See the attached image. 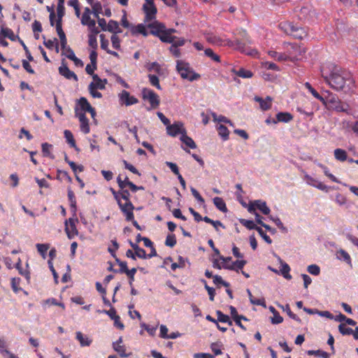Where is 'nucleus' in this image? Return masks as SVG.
Here are the masks:
<instances>
[{"mask_svg":"<svg viewBox=\"0 0 358 358\" xmlns=\"http://www.w3.org/2000/svg\"><path fill=\"white\" fill-rule=\"evenodd\" d=\"M322 76L326 83L337 91L350 89L354 85L350 72L335 64H331L327 68L323 67Z\"/></svg>","mask_w":358,"mask_h":358,"instance_id":"obj_1","label":"nucleus"},{"mask_svg":"<svg viewBox=\"0 0 358 358\" xmlns=\"http://www.w3.org/2000/svg\"><path fill=\"white\" fill-rule=\"evenodd\" d=\"M279 28L286 34L296 39L302 40L308 36L307 31L303 27L294 25L292 22H282L279 24Z\"/></svg>","mask_w":358,"mask_h":358,"instance_id":"obj_2","label":"nucleus"},{"mask_svg":"<svg viewBox=\"0 0 358 358\" xmlns=\"http://www.w3.org/2000/svg\"><path fill=\"white\" fill-rule=\"evenodd\" d=\"M176 69L183 79L194 81L200 78V75L194 73L190 68L189 64L184 61H177Z\"/></svg>","mask_w":358,"mask_h":358,"instance_id":"obj_3","label":"nucleus"},{"mask_svg":"<svg viewBox=\"0 0 358 358\" xmlns=\"http://www.w3.org/2000/svg\"><path fill=\"white\" fill-rule=\"evenodd\" d=\"M326 104L327 107L337 112H345L349 113L350 106L348 103L340 101L334 94H330L327 98Z\"/></svg>","mask_w":358,"mask_h":358,"instance_id":"obj_4","label":"nucleus"},{"mask_svg":"<svg viewBox=\"0 0 358 358\" xmlns=\"http://www.w3.org/2000/svg\"><path fill=\"white\" fill-rule=\"evenodd\" d=\"M241 34L242 38H237L234 41H230V44L231 45H236L237 49L243 52H245V54L255 55L257 53L255 50H252L250 52H247L245 49L246 45L252 43V41L248 37L247 33L245 31H243L241 33Z\"/></svg>","mask_w":358,"mask_h":358,"instance_id":"obj_5","label":"nucleus"},{"mask_svg":"<svg viewBox=\"0 0 358 358\" xmlns=\"http://www.w3.org/2000/svg\"><path fill=\"white\" fill-rule=\"evenodd\" d=\"M142 97L144 100L149 101L151 108H157L160 103L159 96L150 89L143 88L142 90Z\"/></svg>","mask_w":358,"mask_h":358,"instance_id":"obj_6","label":"nucleus"},{"mask_svg":"<svg viewBox=\"0 0 358 358\" xmlns=\"http://www.w3.org/2000/svg\"><path fill=\"white\" fill-rule=\"evenodd\" d=\"M143 10L145 14V22L155 19L157 10L154 3V0H145V3L143 6Z\"/></svg>","mask_w":358,"mask_h":358,"instance_id":"obj_7","label":"nucleus"},{"mask_svg":"<svg viewBox=\"0 0 358 358\" xmlns=\"http://www.w3.org/2000/svg\"><path fill=\"white\" fill-rule=\"evenodd\" d=\"M256 209L259 210L263 214L266 215H268L271 212V210L267 206L266 203L262 200H255L250 203L248 210L250 213H255Z\"/></svg>","mask_w":358,"mask_h":358,"instance_id":"obj_8","label":"nucleus"},{"mask_svg":"<svg viewBox=\"0 0 358 358\" xmlns=\"http://www.w3.org/2000/svg\"><path fill=\"white\" fill-rule=\"evenodd\" d=\"M296 12L299 19L303 21H309L315 16V12L310 5L302 6Z\"/></svg>","mask_w":358,"mask_h":358,"instance_id":"obj_9","label":"nucleus"},{"mask_svg":"<svg viewBox=\"0 0 358 358\" xmlns=\"http://www.w3.org/2000/svg\"><path fill=\"white\" fill-rule=\"evenodd\" d=\"M118 206L122 212V213L125 215V218L127 221L133 220H134V213L133 210L134 209V206L131 202H124L122 203V201L119 202Z\"/></svg>","mask_w":358,"mask_h":358,"instance_id":"obj_10","label":"nucleus"},{"mask_svg":"<svg viewBox=\"0 0 358 358\" xmlns=\"http://www.w3.org/2000/svg\"><path fill=\"white\" fill-rule=\"evenodd\" d=\"M167 134L171 136H176L178 134L186 133V130L183 128V124L180 122H175L173 124L166 126Z\"/></svg>","mask_w":358,"mask_h":358,"instance_id":"obj_11","label":"nucleus"},{"mask_svg":"<svg viewBox=\"0 0 358 358\" xmlns=\"http://www.w3.org/2000/svg\"><path fill=\"white\" fill-rule=\"evenodd\" d=\"M76 117L79 119L80 123V130L84 134H88L90 131L89 120L87 118L85 113L80 112L79 110L76 108L75 109Z\"/></svg>","mask_w":358,"mask_h":358,"instance_id":"obj_12","label":"nucleus"},{"mask_svg":"<svg viewBox=\"0 0 358 358\" xmlns=\"http://www.w3.org/2000/svg\"><path fill=\"white\" fill-rule=\"evenodd\" d=\"M284 48L285 49V52H291L292 55L294 56L293 58H287V60H290L292 62L298 60L299 56L301 55V48L296 44L284 43Z\"/></svg>","mask_w":358,"mask_h":358,"instance_id":"obj_13","label":"nucleus"},{"mask_svg":"<svg viewBox=\"0 0 358 358\" xmlns=\"http://www.w3.org/2000/svg\"><path fill=\"white\" fill-rule=\"evenodd\" d=\"M59 73L68 80L73 79L75 81H78V80L76 74L69 69L64 63V61H62V65L59 67Z\"/></svg>","mask_w":358,"mask_h":358,"instance_id":"obj_14","label":"nucleus"},{"mask_svg":"<svg viewBox=\"0 0 358 358\" xmlns=\"http://www.w3.org/2000/svg\"><path fill=\"white\" fill-rule=\"evenodd\" d=\"M304 179L306 180L308 185L315 187L325 192H328L329 187L326 185L323 184L322 182L317 180V179L313 178V177L308 174H305Z\"/></svg>","mask_w":358,"mask_h":358,"instance_id":"obj_15","label":"nucleus"},{"mask_svg":"<svg viewBox=\"0 0 358 358\" xmlns=\"http://www.w3.org/2000/svg\"><path fill=\"white\" fill-rule=\"evenodd\" d=\"M76 220L73 218H69L65 222V231L68 237L71 239L73 238L75 235L78 234V231L76 227Z\"/></svg>","mask_w":358,"mask_h":358,"instance_id":"obj_16","label":"nucleus"},{"mask_svg":"<svg viewBox=\"0 0 358 358\" xmlns=\"http://www.w3.org/2000/svg\"><path fill=\"white\" fill-rule=\"evenodd\" d=\"M120 100L126 106H131L138 102V99L134 96H131L129 92L123 90L119 95Z\"/></svg>","mask_w":358,"mask_h":358,"instance_id":"obj_17","label":"nucleus"},{"mask_svg":"<svg viewBox=\"0 0 358 358\" xmlns=\"http://www.w3.org/2000/svg\"><path fill=\"white\" fill-rule=\"evenodd\" d=\"M268 55L279 62L287 61V58H293L291 52H278L275 50H269Z\"/></svg>","mask_w":358,"mask_h":358,"instance_id":"obj_18","label":"nucleus"},{"mask_svg":"<svg viewBox=\"0 0 358 358\" xmlns=\"http://www.w3.org/2000/svg\"><path fill=\"white\" fill-rule=\"evenodd\" d=\"M148 27L150 29V34L158 37L166 28L164 24L157 21H155L154 22L149 24Z\"/></svg>","mask_w":358,"mask_h":358,"instance_id":"obj_19","label":"nucleus"},{"mask_svg":"<svg viewBox=\"0 0 358 358\" xmlns=\"http://www.w3.org/2000/svg\"><path fill=\"white\" fill-rule=\"evenodd\" d=\"M254 99L259 103L260 108L262 110H267L271 107L272 98L271 96H268L265 99H263L262 98L256 96Z\"/></svg>","mask_w":358,"mask_h":358,"instance_id":"obj_20","label":"nucleus"},{"mask_svg":"<svg viewBox=\"0 0 358 358\" xmlns=\"http://www.w3.org/2000/svg\"><path fill=\"white\" fill-rule=\"evenodd\" d=\"M76 338L79 341L81 347L90 346L92 343V340L87 335L83 334L81 331L76 333Z\"/></svg>","mask_w":358,"mask_h":358,"instance_id":"obj_21","label":"nucleus"},{"mask_svg":"<svg viewBox=\"0 0 358 358\" xmlns=\"http://www.w3.org/2000/svg\"><path fill=\"white\" fill-rule=\"evenodd\" d=\"M122 338L120 337L119 339L113 343V349L117 352L121 357H126L127 355L125 353V347L122 345Z\"/></svg>","mask_w":358,"mask_h":358,"instance_id":"obj_22","label":"nucleus"},{"mask_svg":"<svg viewBox=\"0 0 358 358\" xmlns=\"http://www.w3.org/2000/svg\"><path fill=\"white\" fill-rule=\"evenodd\" d=\"M231 71L234 74H235L242 78H252L253 76V73L252 71H250L249 70H246L243 68H240L238 69L233 68V69H231Z\"/></svg>","mask_w":358,"mask_h":358,"instance_id":"obj_23","label":"nucleus"},{"mask_svg":"<svg viewBox=\"0 0 358 358\" xmlns=\"http://www.w3.org/2000/svg\"><path fill=\"white\" fill-rule=\"evenodd\" d=\"M245 264L246 261L237 260L233 262L231 265H224L223 267L226 269L236 271V272H238L239 270H241Z\"/></svg>","mask_w":358,"mask_h":358,"instance_id":"obj_24","label":"nucleus"},{"mask_svg":"<svg viewBox=\"0 0 358 358\" xmlns=\"http://www.w3.org/2000/svg\"><path fill=\"white\" fill-rule=\"evenodd\" d=\"M277 122H289L293 119V116L287 112H280L276 115Z\"/></svg>","mask_w":358,"mask_h":358,"instance_id":"obj_25","label":"nucleus"},{"mask_svg":"<svg viewBox=\"0 0 358 358\" xmlns=\"http://www.w3.org/2000/svg\"><path fill=\"white\" fill-rule=\"evenodd\" d=\"M92 78L94 82H92L90 84H93L95 89H105V84L106 83V79L102 80L96 74L93 75Z\"/></svg>","mask_w":358,"mask_h":358,"instance_id":"obj_26","label":"nucleus"},{"mask_svg":"<svg viewBox=\"0 0 358 358\" xmlns=\"http://www.w3.org/2000/svg\"><path fill=\"white\" fill-rule=\"evenodd\" d=\"M269 310L273 313V316L271 317L272 324H280L283 321L282 317H281L279 313L273 306L269 307Z\"/></svg>","mask_w":358,"mask_h":358,"instance_id":"obj_27","label":"nucleus"},{"mask_svg":"<svg viewBox=\"0 0 358 358\" xmlns=\"http://www.w3.org/2000/svg\"><path fill=\"white\" fill-rule=\"evenodd\" d=\"M305 87L309 90V92L313 94V96L317 99L320 100L323 104H326L325 99L309 83H305Z\"/></svg>","mask_w":358,"mask_h":358,"instance_id":"obj_28","label":"nucleus"},{"mask_svg":"<svg viewBox=\"0 0 358 358\" xmlns=\"http://www.w3.org/2000/svg\"><path fill=\"white\" fill-rule=\"evenodd\" d=\"M64 137L67 141V143L70 145L71 147L75 148L77 151L79 150V149L77 148L76 141L73 138V135L69 130H65L64 131Z\"/></svg>","mask_w":358,"mask_h":358,"instance_id":"obj_29","label":"nucleus"},{"mask_svg":"<svg viewBox=\"0 0 358 358\" xmlns=\"http://www.w3.org/2000/svg\"><path fill=\"white\" fill-rule=\"evenodd\" d=\"M213 203L216 208L220 211L225 213L227 211V208L224 200L221 197H215L213 199Z\"/></svg>","mask_w":358,"mask_h":358,"instance_id":"obj_30","label":"nucleus"},{"mask_svg":"<svg viewBox=\"0 0 358 358\" xmlns=\"http://www.w3.org/2000/svg\"><path fill=\"white\" fill-rule=\"evenodd\" d=\"M280 263H281L282 267L280 268V273L285 279L290 280L292 278V275L289 273L290 271V267L289 266V265L287 263L283 262L282 260H280Z\"/></svg>","mask_w":358,"mask_h":358,"instance_id":"obj_31","label":"nucleus"},{"mask_svg":"<svg viewBox=\"0 0 358 358\" xmlns=\"http://www.w3.org/2000/svg\"><path fill=\"white\" fill-rule=\"evenodd\" d=\"M78 103L80 106L81 110L83 112H89L92 110V106L86 98L81 97L78 100Z\"/></svg>","mask_w":358,"mask_h":358,"instance_id":"obj_32","label":"nucleus"},{"mask_svg":"<svg viewBox=\"0 0 358 358\" xmlns=\"http://www.w3.org/2000/svg\"><path fill=\"white\" fill-rule=\"evenodd\" d=\"M131 32L134 34H142L144 36H147L148 35V32L146 29V27L143 24H138V25L133 27L131 29Z\"/></svg>","mask_w":358,"mask_h":358,"instance_id":"obj_33","label":"nucleus"},{"mask_svg":"<svg viewBox=\"0 0 358 358\" xmlns=\"http://www.w3.org/2000/svg\"><path fill=\"white\" fill-rule=\"evenodd\" d=\"M180 141L187 147L192 149H195L196 148V145L193 139L187 136L186 133L182 134V135L180 136Z\"/></svg>","mask_w":358,"mask_h":358,"instance_id":"obj_34","label":"nucleus"},{"mask_svg":"<svg viewBox=\"0 0 358 358\" xmlns=\"http://www.w3.org/2000/svg\"><path fill=\"white\" fill-rule=\"evenodd\" d=\"M107 31L115 34L122 32V30L119 27L118 22L113 20L108 22L107 26Z\"/></svg>","mask_w":358,"mask_h":358,"instance_id":"obj_35","label":"nucleus"},{"mask_svg":"<svg viewBox=\"0 0 358 358\" xmlns=\"http://www.w3.org/2000/svg\"><path fill=\"white\" fill-rule=\"evenodd\" d=\"M43 38L44 39L43 44L47 48L52 49L55 46L56 52H59L58 42H57V39L56 38H55L53 40H51V39L46 40L45 36H43Z\"/></svg>","mask_w":358,"mask_h":358,"instance_id":"obj_36","label":"nucleus"},{"mask_svg":"<svg viewBox=\"0 0 358 358\" xmlns=\"http://www.w3.org/2000/svg\"><path fill=\"white\" fill-rule=\"evenodd\" d=\"M160 40L162 42L171 43L174 41L176 38L175 36L170 35L169 32L166 31V29L162 31V33L159 36Z\"/></svg>","mask_w":358,"mask_h":358,"instance_id":"obj_37","label":"nucleus"},{"mask_svg":"<svg viewBox=\"0 0 358 358\" xmlns=\"http://www.w3.org/2000/svg\"><path fill=\"white\" fill-rule=\"evenodd\" d=\"M335 158L340 162H345L347 160V152L341 148H337L334 150Z\"/></svg>","mask_w":358,"mask_h":358,"instance_id":"obj_38","label":"nucleus"},{"mask_svg":"<svg viewBox=\"0 0 358 358\" xmlns=\"http://www.w3.org/2000/svg\"><path fill=\"white\" fill-rule=\"evenodd\" d=\"M317 166L322 169L324 173L326 176H327L330 180H331L333 182H337V183H341L333 174H331L328 168L325 166L324 165L317 163Z\"/></svg>","mask_w":358,"mask_h":358,"instance_id":"obj_39","label":"nucleus"},{"mask_svg":"<svg viewBox=\"0 0 358 358\" xmlns=\"http://www.w3.org/2000/svg\"><path fill=\"white\" fill-rule=\"evenodd\" d=\"M0 34L3 36V37H7L11 41H15L16 36H15L13 31L9 28H1Z\"/></svg>","mask_w":358,"mask_h":358,"instance_id":"obj_40","label":"nucleus"},{"mask_svg":"<svg viewBox=\"0 0 358 358\" xmlns=\"http://www.w3.org/2000/svg\"><path fill=\"white\" fill-rule=\"evenodd\" d=\"M278 306L282 308L284 311H285L287 315L293 320L299 322H301V320L299 319V317L295 315L294 313H293L289 308V306L288 304L285 305V306H282V305H278Z\"/></svg>","mask_w":358,"mask_h":358,"instance_id":"obj_41","label":"nucleus"},{"mask_svg":"<svg viewBox=\"0 0 358 358\" xmlns=\"http://www.w3.org/2000/svg\"><path fill=\"white\" fill-rule=\"evenodd\" d=\"M217 130L219 135L222 138L224 141H226L229 138V130L225 126L220 124L217 127Z\"/></svg>","mask_w":358,"mask_h":358,"instance_id":"obj_42","label":"nucleus"},{"mask_svg":"<svg viewBox=\"0 0 358 358\" xmlns=\"http://www.w3.org/2000/svg\"><path fill=\"white\" fill-rule=\"evenodd\" d=\"M247 293L248 294L250 301L252 304L262 306L263 307H266V303L264 299H254L252 295V293L249 289H247Z\"/></svg>","mask_w":358,"mask_h":358,"instance_id":"obj_43","label":"nucleus"},{"mask_svg":"<svg viewBox=\"0 0 358 358\" xmlns=\"http://www.w3.org/2000/svg\"><path fill=\"white\" fill-rule=\"evenodd\" d=\"M36 247L37 248L38 252L40 253V255L43 258H45L46 252L50 248L49 244L37 243L36 245Z\"/></svg>","mask_w":358,"mask_h":358,"instance_id":"obj_44","label":"nucleus"},{"mask_svg":"<svg viewBox=\"0 0 358 358\" xmlns=\"http://www.w3.org/2000/svg\"><path fill=\"white\" fill-rule=\"evenodd\" d=\"M337 254H338V259H343L348 264L351 263V258H350V255L344 250L341 249L340 250L338 251Z\"/></svg>","mask_w":358,"mask_h":358,"instance_id":"obj_45","label":"nucleus"},{"mask_svg":"<svg viewBox=\"0 0 358 358\" xmlns=\"http://www.w3.org/2000/svg\"><path fill=\"white\" fill-rule=\"evenodd\" d=\"M308 355H315L316 357H320L322 358H329V355L322 350H308L307 352Z\"/></svg>","mask_w":358,"mask_h":358,"instance_id":"obj_46","label":"nucleus"},{"mask_svg":"<svg viewBox=\"0 0 358 358\" xmlns=\"http://www.w3.org/2000/svg\"><path fill=\"white\" fill-rule=\"evenodd\" d=\"M240 222L246 228L248 229H258L259 227H257L255 222L252 220H245L242 219L241 220Z\"/></svg>","mask_w":358,"mask_h":358,"instance_id":"obj_47","label":"nucleus"},{"mask_svg":"<svg viewBox=\"0 0 358 358\" xmlns=\"http://www.w3.org/2000/svg\"><path fill=\"white\" fill-rule=\"evenodd\" d=\"M176 244V238L174 234H169L165 241V245L168 247L173 248Z\"/></svg>","mask_w":358,"mask_h":358,"instance_id":"obj_48","label":"nucleus"},{"mask_svg":"<svg viewBox=\"0 0 358 358\" xmlns=\"http://www.w3.org/2000/svg\"><path fill=\"white\" fill-rule=\"evenodd\" d=\"M148 78L149 81L152 86L157 87L158 90H161L159 78L157 76L149 74Z\"/></svg>","mask_w":358,"mask_h":358,"instance_id":"obj_49","label":"nucleus"},{"mask_svg":"<svg viewBox=\"0 0 358 358\" xmlns=\"http://www.w3.org/2000/svg\"><path fill=\"white\" fill-rule=\"evenodd\" d=\"M222 346V345L220 342H215L211 344L210 349L215 355H219L222 354V350L220 349Z\"/></svg>","mask_w":358,"mask_h":358,"instance_id":"obj_50","label":"nucleus"},{"mask_svg":"<svg viewBox=\"0 0 358 358\" xmlns=\"http://www.w3.org/2000/svg\"><path fill=\"white\" fill-rule=\"evenodd\" d=\"M338 330L343 335H351L353 334V330L351 328L346 327L345 324H339Z\"/></svg>","mask_w":358,"mask_h":358,"instance_id":"obj_51","label":"nucleus"},{"mask_svg":"<svg viewBox=\"0 0 358 358\" xmlns=\"http://www.w3.org/2000/svg\"><path fill=\"white\" fill-rule=\"evenodd\" d=\"M213 279L214 284H215L217 285H222L224 287H227V288L229 287V283L223 280L222 277L220 275H215L213 276Z\"/></svg>","mask_w":358,"mask_h":358,"instance_id":"obj_52","label":"nucleus"},{"mask_svg":"<svg viewBox=\"0 0 358 358\" xmlns=\"http://www.w3.org/2000/svg\"><path fill=\"white\" fill-rule=\"evenodd\" d=\"M202 282L204 283V287H205V289L208 292V294L209 295V299L211 301H214V297H215V292L214 288H213L211 287H209L207 285L206 281L205 280H203Z\"/></svg>","mask_w":358,"mask_h":358,"instance_id":"obj_53","label":"nucleus"},{"mask_svg":"<svg viewBox=\"0 0 358 358\" xmlns=\"http://www.w3.org/2000/svg\"><path fill=\"white\" fill-rule=\"evenodd\" d=\"M205 55L207 57H210L213 60H214L217 62H220V57L217 55H216L215 53H214L213 50L210 48H208V49L205 50Z\"/></svg>","mask_w":358,"mask_h":358,"instance_id":"obj_54","label":"nucleus"},{"mask_svg":"<svg viewBox=\"0 0 358 358\" xmlns=\"http://www.w3.org/2000/svg\"><path fill=\"white\" fill-rule=\"evenodd\" d=\"M307 271L312 275H318L320 273V267L316 264L309 265L307 268Z\"/></svg>","mask_w":358,"mask_h":358,"instance_id":"obj_55","label":"nucleus"},{"mask_svg":"<svg viewBox=\"0 0 358 358\" xmlns=\"http://www.w3.org/2000/svg\"><path fill=\"white\" fill-rule=\"evenodd\" d=\"M52 148V145L44 143L42 144V152L43 153V155L45 157H50L51 158H53V157L51 155L50 149Z\"/></svg>","mask_w":358,"mask_h":358,"instance_id":"obj_56","label":"nucleus"},{"mask_svg":"<svg viewBox=\"0 0 358 358\" xmlns=\"http://www.w3.org/2000/svg\"><path fill=\"white\" fill-rule=\"evenodd\" d=\"M88 90H89L90 94L92 95V97L99 98V99L102 97V94L100 92L96 91V89L94 88L93 84L89 85Z\"/></svg>","mask_w":358,"mask_h":358,"instance_id":"obj_57","label":"nucleus"},{"mask_svg":"<svg viewBox=\"0 0 358 358\" xmlns=\"http://www.w3.org/2000/svg\"><path fill=\"white\" fill-rule=\"evenodd\" d=\"M216 315H217V322H220L225 323V322H227L229 320V316L225 315V314H224L220 310H217L216 311Z\"/></svg>","mask_w":358,"mask_h":358,"instance_id":"obj_58","label":"nucleus"},{"mask_svg":"<svg viewBox=\"0 0 358 358\" xmlns=\"http://www.w3.org/2000/svg\"><path fill=\"white\" fill-rule=\"evenodd\" d=\"M68 197H69V200L71 203V207L73 208L74 210H76V197H75L73 192L71 189L68 190Z\"/></svg>","mask_w":358,"mask_h":358,"instance_id":"obj_59","label":"nucleus"},{"mask_svg":"<svg viewBox=\"0 0 358 358\" xmlns=\"http://www.w3.org/2000/svg\"><path fill=\"white\" fill-rule=\"evenodd\" d=\"M166 164L167 166H169L170 168V169L171 170V171L178 176H179V175H180V173H179V169H178V166L176 165V164L175 163H173V162H166Z\"/></svg>","mask_w":358,"mask_h":358,"instance_id":"obj_60","label":"nucleus"},{"mask_svg":"<svg viewBox=\"0 0 358 358\" xmlns=\"http://www.w3.org/2000/svg\"><path fill=\"white\" fill-rule=\"evenodd\" d=\"M110 39H111L113 47L115 49L119 50L120 48V39L119 38V37L117 35L113 34L111 36Z\"/></svg>","mask_w":358,"mask_h":358,"instance_id":"obj_61","label":"nucleus"},{"mask_svg":"<svg viewBox=\"0 0 358 358\" xmlns=\"http://www.w3.org/2000/svg\"><path fill=\"white\" fill-rule=\"evenodd\" d=\"M257 232L259 234L262 236V238L268 244H271L272 240L271 238L266 235V234L263 231V229L261 227H258L257 229Z\"/></svg>","mask_w":358,"mask_h":358,"instance_id":"obj_62","label":"nucleus"},{"mask_svg":"<svg viewBox=\"0 0 358 358\" xmlns=\"http://www.w3.org/2000/svg\"><path fill=\"white\" fill-rule=\"evenodd\" d=\"M111 243L113 245L112 248L109 247L108 248V251L111 254L113 257H115V252L119 248V244L116 241V240H112Z\"/></svg>","mask_w":358,"mask_h":358,"instance_id":"obj_63","label":"nucleus"},{"mask_svg":"<svg viewBox=\"0 0 358 358\" xmlns=\"http://www.w3.org/2000/svg\"><path fill=\"white\" fill-rule=\"evenodd\" d=\"M335 201L339 206H343L346 203L347 199L345 196H344L343 195L341 194H337L336 195Z\"/></svg>","mask_w":358,"mask_h":358,"instance_id":"obj_64","label":"nucleus"}]
</instances>
